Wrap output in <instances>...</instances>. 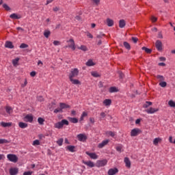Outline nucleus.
<instances>
[{"mask_svg":"<svg viewBox=\"0 0 175 175\" xmlns=\"http://www.w3.org/2000/svg\"><path fill=\"white\" fill-rule=\"evenodd\" d=\"M79 69L72 68L70 74L68 75V79H75V77H77V76H79Z\"/></svg>","mask_w":175,"mask_h":175,"instance_id":"f03ea898","label":"nucleus"},{"mask_svg":"<svg viewBox=\"0 0 175 175\" xmlns=\"http://www.w3.org/2000/svg\"><path fill=\"white\" fill-rule=\"evenodd\" d=\"M24 121L25 122H32L33 121V116L31 114L26 115L24 118Z\"/></svg>","mask_w":175,"mask_h":175,"instance_id":"0eeeda50","label":"nucleus"},{"mask_svg":"<svg viewBox=\"0 0 175 175\" xmlns=\"http://www.w3.org/2000/svg\"><path fill=\"white\" fill-rule=\"evenodd\" d=\"M38 122L40 125H43L44 124V119H43L42 118H38Z\"/></svg>","mask_w":175,"mask_h":175,"instance_id":"e433bc0d","label":"nucleus"},{"mask_svg":"<svg viewBox=\"0 0 175 175\" xmlns=\"http://www.w3.org/2000/svg\"><path fill=\"white\" fill-rule=\"evenodd\" d=\"M103 36H105V33H100V34H98V35L96 36V38H97L98 39H102V38H103Z\"/></svg>","mask_w":175,"mask_h":175,"instance_id":"5fc2aeb1","label":"nucleus"},{"mask_svg":"<svg viewBox=\"0 0 175 175\" xmlns=\"http://www.w3.org/2000/svg\"><path fill=\"white\" fill-rule=\"evenodd\" d=\"M168 105L170 107H175V103L172 100L168 102Z\"/></svg>","mask_w":175,"mask_h":175,"instance_id":"37998d69","label":"nucleus"},{"mask_svg":"<svg viewBox=\"0 0 175 175\" xmlns=\"http://www.w3.org/2000/svg\"><path fill=\"white\" fill-rule=\"evenodd\" d=\"M28 47V44L25 43H22L20 46V49H27Z\"/></svg>","mask_w":175,"mask_h":175,"instance_id":"09e8293b","label":"nucleus"},{"mask_svg":"<svg viewBox=\"0 0 175 175\" xmlns=\"http://www.w3.org/2000/svg\"><path fill=\"white\" fill-rule=\"evenodd\" d=\"M124 161L126 165V167H128V169H130L131 163V160H129V158L125 157Z\"/></svg>","mask_w":175,"mask_h":175,"instance_id":"f3484780","label":"nucleus"},{"mask_svg":"<svg viewBox=\"0 0 175 175\" xmlns=\"http://www.w3.org/2000/svg\"><path fill=\"white\" fill-rule=\"evenodd\" d=\"M79 50H82V51H88V49L85 45H81V46L78 47Z\"/></svg>","mask_w":175,"mask_h":175,"instance_id":"72a5a7b5","label":"nucleus"},{"mask_svg":"<svg viewBox=\"0 0 175 175\" xmlns=\"http://www.w3.org/2000/svg\"><path fill=\"white\" fill-rule=\"evenodd\" d=\"M27 84H28V81H27V79H25L24 84L21 85V87L24 88L25 87H27Z\"/></svg>","mask_w":175,"mask_h":175,"instance_id":"6e6d98bb","label":"nucleus"},{"mask_svg":"<svg viewBox=\"0 0 175 175\" xmlns=\"http://www.w3.org/2000/svg\"><path fill=\"white\" fill-rule=\"evenodd\" d=\"M125 25H126V23H125V21L124 19H122L119 21L120 28H124Z\"/></svg>","mask_w":175,"mask_h":175,"instance_id":"b1692460","label":"nucleus"},{"mask_svg":"<svg viewBox=\"0 0 175 175\" xmlns=\"http://www.w3.org/2000/svg\"><path fill=\"white\" fill-rule=\"evenodd\" d=\"M3 8L5 10H10V7H9V5H8V4H3Z\"/></svg>","mask_w":175,"mask_h":175,"instance_id":"3c124183","label":"nucleus"},{"mask_svg":"<svg viewBox=\"0 0 175 175\" xmlns=\"http://www.w3.org/2000/svg\"><path fill=\"white\" fill-rule=\"evenodd\" d=\"M10 18H12L14 20H20V18H21V16L20 15H17V14H12L10 16Z\"/></svg>","mask_w":175,"mask_h":175,"instance_id":"aec40b11","label":"nucleus"},{"mask_svg":"<svg viewBox=\"0 0 175 175\" xmlns=\"http://www.w3.org/2000/svg\"><path fill=\"white\" fill-rule=\"evenodd\" d=\"M70 81H71L72 84H75V85L81 84V82L79 81V79H75L73 78H69Z\"/></svg>","mask_w":175,"mask_h":175,"instance_id":"6ab92c4d","label":"nucleus"},{"mask_svg":"<svg viewBox=\"0 0 175 175\" xmlns=\"http://www.w3.org/2000/svg\"><path fill=\"white\" fill-rule=\"evenodd\" d=\"M103 105H105V106H110V105H111V100H110V99H105L103 101Z\"/></svg>","mask_w":175,"mask_h":175,"instance_id":"c85d7f7f","label":"nucleus"},{"mask_svg":"<svg viewBox=\"0 0 175 175\" xmlns=\"http://www.w3.org/2000/svg\"><path fill=\"white\" fill-rule=\"evenodd\" d=\"M161 142H162V139L157 137L153 140V144L154 146H158V144L161 143Z\"/></svg>","mask_w":175,"mask_h":175,"instance_id":"5701e85b","label":"nucleus"},{"mask_svg":"<svg viewBox=\"0 0 175 175\" xmlns=\"http://www.w3.org/2000/svg\"><path fill=\"white\" fill-rule=\"evenodd\" d=\"M119 77L120 79H124V73L119 72Z\"/></svg>","mask_w":175,"mask_h":175,"instance_id":"e2e57ef3","label":"nucleus"},{"mask_svg":"<svg viewBox=\"0 0 175 175\" xmlns=\"http://www.w3.org/2000/svg\"><path fill=\"white\" fill-rule=\"evenodd\" d=\"M64 125H69V122L64 119L62 121L55 123L54 124V128L56 129H62V128H64Z\"/></svg>","mask_w":175,"mask_h":175,"instance_id":"f257e3e1","label":"nucleus"},{"mask_svg":"<svg viewBox=\"0 0 175 175\" xmlns=\"http://www.w3.org/2000/svg\"><path fill=\"white\" fill-rule=\"evenodd\" d=\"M123 44L125 49H126L127 50H131V45L129 44V43H128L127 42H124Z\"/></svg>","mask_w":175,"mask_h":175,"instance_id":"ea45409f","label":"nucleus"},{"mask_svg":"<svg viewBox=\"0 0 175 175\" xmlns=\"http://www.w3.org/2000/svg\"><path fill=\"white\" fill-rule=\"evenodd\" d=\"M86 65H87V66H94V65H95V64L94 63V62L92 60L90 59L86 62Z\"/></svg>","mask_w":175,"mask_h":175,"instance_id":"f704fd0d","label":"nucleus"},{"mask_svg":"<svg viewBox=\"0 0 175 175\" xmlns=\"http://www.w3.org/2000/svg\"><path fill=\"white\" fill-rule=\"evenodd\" d=\"M68 120L70 122H72V124H77V122H79V120L76 118H68Z\"/></svg>","mask_w":175,"mask_h":175,"instance_id":"bb28decb","label":"nucleus"},{"mask_svg":"<svg viewBox=\"0 0 175 175\" xmlns=\"http://www.w3.org/2000/svg\"><path fill=\"white\" fill-rule=\"evenodd\" d=\"M142 50H143L144 51H145L146 53H147V54H151V53H152V50L150 49L146 46H144L142 48Z\"/></svg>","mask_w":175,"mask_h":175,"instance_id":"cd10ccee","label":"nucleus"},{"mask_svg":"<svg viewBox=\"0 0 175 175\" xmlns=\"http://www.w3.org/2000/svg\"><path fill=\"white\" fill-rule=\"evenodd\" d=\"M140 132H141L140 129H134L131 132V136H132V137L137 136V135H139V133H140Z\"/></svg>","mask_w":175,"mask_h":175,"instance_id":"9d476101","label":"nucleus"},{"mask_svg":"<svg viewBox=\"0 0 175 175\" xmlns=\"http://www.w3.org/2000/svg\"><path fill=\"white\" fill-rule=\"evenodd\" d=\"M51 34V31H50L49 30H45L44 32V36H45V38H49V36H50V35Z\"/></svg>","mask_w":175,"mask_h":175,"instance_id":"2f4dec72","label":"nucleus"},{"mask_svg":"<svg viewBox=\"0 0 175 175\" xmlns=\"http://www.w3.org/2000/svg\"><path fill=\"white\" fill-rule=\"evenodd\" d=\"M44 100V99L43 98V96H39L38 97V100H39V102H43Z\"/></svg>","mask_w":175,"mask_h":175,"instance_id":"680f3d73","label":"nucleus"},{"mask_svg":"<svg viewBox=\"0 0 175 175\" xmlns=\"http://www.w3.org/2000/svg\"><path fill=\"white\" fill-rule=\"evenodd\" d=\"M131 39H132L133 43H137V40H139V39L136 37H132Z\"/></svg>","mask_w":175,"mask_h":175,"instance_id":"4d7b16f0","label":"nucleus"},{"mask_svg":"<svg viewBox=\"0 0 175 175\" xmlns=\"http://www.w3.org/2000/svg\"><path fill=\"white\" fill-rule=\"evenodd\" d=\"M151 105H152V103L150 101H146V103L143 105V107H144L145 109H147V107H148L149 106H151Z\"/></svg>","mask_w":175,"mask_h":175,"instance_id":"4c0bfd02","label":"nucleus"},{"mask_svg":"<svg viewBox=\"0 0 175 175\" xmlns=\"http://www.w3.org/2000/svg\"><path fill=\"white\" fill-rule=\"evenodd\" d=\"M18 173V168L12 167L10 169V175H17Z\"/></svg>","mask_w":175,"mask_h":175,"instance_id":"ddd939ff","label":"nucleus"},{"mask_svg":"<svg viewBox=\"0 0 175 175\" xmlns=\"http://www.w3.org/2000/svg\"><path fill=\"white\" fill-rule=\"evenodd\" d=\"M92 76L93 77H99V74L97 72H92Z\"/></svg>","mask_w":175,"mask_h":175,"instance_id":"8fccbe9b","label":"nucleus"},{"mask_svg":"<svg viewBox=\"0 0 175 175\" xmlns=\"http://www.w3.org/2000/svg\"><path fill=\"white\" fill-rule=\"evenodd\" d=\"M30 76H31V77H35V76H36V72H35V71L31 72H30Z\"/></svg>","mask_w":175,"mask_h":175,"instance_id":"bf43d9fd","label":"nucleus"},{"mask_svg":"<svg viewBox=\"0 0 175 175\" xmlns=\"http://www.w3.org/2000/svg\"><path fill=\"white\" fill-rule=\"evenodd\" d=\"M100 116L102 118H105V117H106V113L105 112H101Z\"/></svg>","mask_w":175,"mask_h":175,"instance_id":"69168bd1","label":"nucleus"},{"mask_svg":"<svg viewBox=\"0 0 175 175\" xmlns=\"http://www.w3.org/2000/svg\"><path fill=\"white\" fill-rule=\"evenodd\" d=\"M109 91L111 94H113V92H118V89L116 87H111L109 88Z\"/></svg>","mask_w":175,"mask_h":175,"instance_id":"c756f323","label":"nucleus"},{"mask_svg":"<svg viewBox=\"0 0 175 175\" xmlns=\"http://www.w3.org/2000/svg\"><path fill=\"white\" fill-rule=\"evenodd\" d=\"M18 61H20V58L16 57V59L12 60V64L14 66H17V64H18Z\"/></svg>","mask_w":175,"mask_h":175,"instance_id":"473e14b6","label":"nucleus"},{"mask_svg":"<svg viewBox=\"0 0 175 175\" xmlns=\"http://www.w3.org/2000/svg\"><path fill=\"white\" fill-rule=\"evenodd\" d=\"M7 158L10 161V162H14V163H16V162L18 161V158L16 154H9L7 155Z\"/></svg>","mask_w":175,"mask_h":175,"instance_id":"7ed1b4c3","label":"nucleus"},{"mask_svg":"<svg viewBox=\"0 0 175 175\" xmlns=\"http://www.w3.org/2000/svg\"><path fill=\"white\" fill-rule=\"evenodd\" d=\"M8 143V140L5 139H0V144H5Z\"/></svg>","mask_w":175,"mask_h":175,"instance_id":"864d4df0","label":"nucleus"},{"mask_svg":"<svg viewBox=\"0 0 175 175\" xmlns=\"http://www.w3.org/2000/svg\"><path fill=\"white\" fill-rule=\"evenodd\" d=\"M109 142H110V140L109 139L103 140L101 143L98 144V148H103L105 146H107V144H109Z\"/></svg>","mask_w":175,"mask_h":175,"instance_id":"6e6552de","label":"nucleus"},{"mask_svg":"<svg viewBox=\"0 0 175 175\" xmlns=\"http://www.w3.org/2000/svg\"><path fill=\"white\" fill-rule=\"evenodd\" d=\"M107 24L108 27H113L114 25V21L110 18H107Z\"/></svg>","mask_w":175,"mask_h":175,"instance_id":"393cba45","label":"nucleus"},{"mask_svg":"<svg viewBox=\"0 0 175 175\" xmlns=\"http://www.w3.org/2000/svg\"><path fill=\"white\" fill-rule=\"evenodd\" d=\"M77 137L79 142H85L87 140V135L85 134H79Z\"/></svg>","mask_w":175,"mask_h":175,"instance_id":"423d86ee","label":"nucleus"},{"mask_svg":"<svg viewBox=\"0 0 175 175\" xmlns=\"http://www.w3.org/2000/svg\"><path fill=\"white\" fill-rule=\"evenodd\" d=\"M159 109H155V108H152V107H150L148 109L146 110V113L148 114H154V113H157V111H159Z\"/></svg>","mask_w":175,"mask_h":175,"instance_id":"1a4fd4ad","label":"nucleus"},{"mask_svg":"<svg viewBox=\"0 0 175 175\" xmlns=\"http://www.w3.org/2000/svg\"><path fill=\"white\" fill-rule=\"evenodd\" d=\"M53 12H58L59 10V8L58 7H55L53 9Z\"/></svg>","mask_w":175,"mask_h":175,"instance_id":"774afa93","label":"nucleus"},{"mask_svg":"<svg viewBox=\"0 0 175 175\" xmlns=\"http://www.w3.org/2000/svg\"><path fill=\"white\" fill-rule=\"evenodd\" d=\"M116 173H118V169L117 168H113V169L111 168V169H109L108 171V175H114Z\"/></svg>","mask_w":175,"mask_h":175,"instance_id":"2eb2a0df","label":"nucleus"},{"mask_svg":"<svg viewBox=\"0 0 175 175\" xmlns=\"http://www.w3.org/2000/svg\"><path fill=\"white\" fill-rule=\"evenodd\" d=\"M155 46L158 51H162V42H161V40H157Z\"/></svg>","mask_w":175,"mask_h":175,"instance_id":"9b49d317","label":"nucleus"},{"mask_svg":"<svg viewBox=\"0 0 175 175\" xmlns=\"http://www.w3.org/2000/svg\"><path fill=\"white\" fill-rule=\"evenodd\" d=\"M5 109L6 113H8L9 116H10L12 113H13V108H12V107L10 106H5Z\"/></svg>","mask_w":175,"mask_h":175,"instance_id":"a211bd4d","label":"nucleus"},{"mask_svg":"<svg viewBox=\"0 0 175 175\" xmlns=\"http://www.w3.org/2000/svg\"><path fill=\"white\" fill-rule=\"evenodd\" d=\"M85 154L88 155L91 158V159H98V156L96 154L95 152H85Z\"/></svg>","mask_w":175,"mask_h":175,"instance_id":"4468645a","label":"nucleus"},{"mask_svg":"<svg viewBox=\"0 0 175 175\" xmlns=\"http://www.w3.org/2000/svg\"><path fill=\"white\" fill-rule=\"evenodd\" d=\"M151 20L152 23H155L158 19L155 16H152Z\"/></svg>","mask_w":175,"mask_h":175,"instance_id":"0e129e2a","label":"nucleus"},{"mask_svg":"<svg viewBox=\"0 0 175 175\" xmlns=\"http://www.w3.org/2000/svg\"><path fill=\"white\" fill-rule=\"evenodd\" d=\"M106 165H107V160L106 159L98 161L96 163L97 167H103V166H106Z\"/></svg>","mask_w":175,"mask_h":175,"instance_id":"39448f33","label":"nucleus"},{"mask_svg":"<svg viewBox=\"0 0 175 175\" xmlns=\"http://www.w3.org/2000/svg\"><path fill=\"white\" fill-rule=\"evenodd\" d=\"M107 135H109L111 137H114V136H116V133H114L113 131H107Z\"/></svg>","mask_w":175,"mask_h":175,"instance_id":"a19ab883","label":"nucleus"},{"mask_svg":"<svg viewBox=\"0 0 175 175\" xmlns=\"http://www.w3.org/2000/svg\"><path fill=\"white\" fill-rule=\"evenodd\" d=\"M59 106H60V109H62V110L63 109H69V107H70V106H69L64 103H60Z\"/></svg>","mask_w":175,"mask_h":175,"instance_id":"a878e982","label":"nucleus"},{"mask_svg":"<svg viewBox=\"0 0 175 175\" xmlns=\"http://www.w3.org/2000/svg\"><path fill=\"white\" fill-rule=\"evenodd\" d=\"M40 142L38 139H36L33 142V146H40Z\"/></svg>","mask_w":175,"mask_h":175,"instance_id":"c03bdc74","label":"nucleus"},{"mask_svg":"<svg viewBox=\"0 0 175 175\" xmlns=\"http://www.w3.org/2000/svg\"><path fill=\"white\" fill-rule=\"evenodd\" d=\"M53 113H55V114H57V113H62V109L57 108L53 111Z\"/></svg>","mask_w":175,"mask_h":175,"instance_id":"de8ad7c7","label":"nucleus"},{"mask_svg":"<svg viewBox=\"0 0 175 175\" xmlns=\"http://www.w3.org/2000/svg\"><path fill=\"white\" fill-rule=\"evenodd\" d=\"M53 44H54V46H59V44H61V43L59 42V41L55 40V41H53Z\"/></svg>","mask_w":175,"mask_h":175,"instance_id":"13d9d810","label":"nucleus"},{"mask_svg":"<svg viewBox=\"0 0 175 175\" xmlns=\"http://www.w3.org/2000/svg\"><path fill=\"white\" fill-rule=\"evenodd\" d=\"M157 79H158V80H159V81H165V77L162 75H157Z\"/></svg>","mask_w":175,"mask_h":175,"instance_id":"79ce46f5","label":"nucleus"},{"mask_svg":"<svg viewBox=\"0 0 175 175\" xmlns=\"http://www.w3.org/2000/svg\"><path fill=\"white\" fill-rule=\"evenodd\" d=\"M159 85H161L163 88H165V87L167 85V83L165 81H162L159 83Z\"/></svg>","mask_w":175,"mask_h":175,"instance_id":"49530a36","label":"nucleus"},{"mask_svg":"<svg viewBox=\"0 0 175 175\" xmlns=\"http://www.w3.org/2000/svg\"><path fill=\"white\" fill-rule=\"evenodd\" d=\"M83 163L89 167H95V163L91 161H83Z\"/></svg>","mask_w":175,"mask_h":175,"instance_id":"f8f14e48","label":"nucleus"},{"mask_svg":"<svg viewBox=\"0 0 175 175\" xmlns=\"http://www.w3.org/2000/svg\"><path fill=\"white\" fill-rule=\"evenodd\" d=\"M23 175H32V172H25L23 173Z\"/></svg>","mask_w":175,"mask_h":175,"instance_id":"338daca9","label":"nucleus"},{"mask_svg":"<svg viewBox=\"0 0 175 175\" xmlns=\"http://www.w3.org/2000/svg\"><path fill=\"white\" fill-rule=\"evenodd\" d=\"M62 143H64V139L62 138H60L57 141V144H58V146H62Z\"/></svg>","mask_w":175,"mask_h":175,"instance_id":"a18cd8bd","label":"nucleus"},{"mask_svg":"<svg viewBox=\"0 0 175 175\" xmlns=\"http://www.w3.org/2000/svg\"><path fill=\"white\" fill-rule=\"evenodd\" d=\"M45 136L43 134H40L38 135V139H40V140H42V139H44Z\"/></svg>","mask_w":175,"mask_h":175,"instance_id":"052dcab7","label":"nucleus"},{"mask_svg":"<svg viewBox=\"0 0 175 175\" xmlns=\"http://www.w3.org/2000/svg\"><path fill=\"white\" fill-rule=\"evenodd\" d=\"M122 146H118L116 147V151L118 152H122Z\"/></svg>","mask_w":175,"mask_h":175,"instance_id":"603ef678","label":"nucleus"},{"mask_svg":"<svg viewBox=\"0 0 175 175\" xmlns=\"http://www.w3.org/2000/svg\"><path fill=\"white\" fill-rule=\"evenodd\" d=\"M67 42L70 43L68 44V47H70V49H72V50L73 51L76 50V44H75V40L70 38L69 40L67 41Z\"/></svg>","mask_w":175,"mask_h":175,"instance_id":"20e7f679","label":"nucleus"},{"mask_svg":"<svg viewBox=\"0 0 175 175\" xmlns=\"http://www.w3.org/2000/svg\"><path fill=\"white\" fill-rule=\"evenodd\" d=\"M18 126H19L20 128H21L22 129H25V128H27V127L28 126V124L24 123V122H20L18 123Z\"/></svg>","mask_w":175,"mask_h":175,"instance_id":"4be33fe9","label":"nucleus"},{"mask_svg":"<svg viewBox=\"0 0 175 175\" xmlns=\"http://www.w3.org/2000/svg\"><path fill=\"white\" fill-rule=\"evenodd\" d=\"M87 116H88V113L85 111H83L81 116L80 118V121H83L84 120V118L87 117Z\"/></svg>","mask_w":175,"mask_h":175,"instance_id":"7c9ffc66","label":"nucleus"},{"mask_svg":"<svg viewBox=\"0 0 175 175\" xmlns=\"http://www.w3.org/2000/svg\"><path fill=\"white\" fill-rule=\"evenodd\" d=\"M91 2H92V3L94 5H95L96 6H98L99 4L100 3V0H90Z\"/></svg>","mask_w":175,"mask_h":175,"instance_id":"c9c22d12","label":"nucleus"},{"mask_svg":"<svg viewBox=\"0 0 175 175\" xmlns=\"http://www.w3.org/2000/svg\"><path fill=\"white\" fill-rule=\"evenodd\" d=\"M1 126H3V128H6L8 126H12V122H1L0 123Z\"/></svg>","mask_w":175,"mask_h":175,"instance_id":"412c9836","label":"nucleus"},{"mask_svg":"<svg viewBox=\"0 0 175 175\" xmlns=\"http://www.w3.org/2000/svg\"><path fill=\"white\" fill-rule=\"evenodd\" d=\"M5 47H6V49H14L13 42H10V41L5 42Z\"/></svg>","mask_w":175,"mask_h":175,"instance_id":"dca6fc26","label":"nucleus"},{"mask_svg":"<svg viewBox=\"0 0 175 175\" xmlns=\"http://www.w3.org/2000/svg\"><path fill=\"white\" fill-rule=\"evenodd\" d=\"M67 149L70 152H75V146H67Z\"/></svg>","mask_w":175,"mask_h":175,"instance_id":"58836bf2","label":"nucleus"}]
</instances>
